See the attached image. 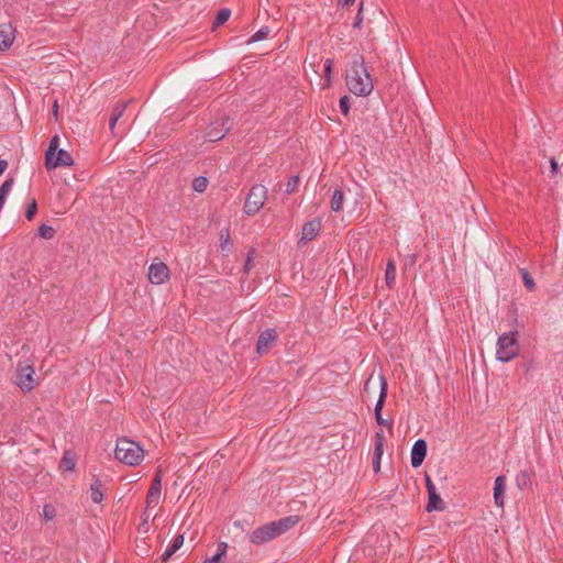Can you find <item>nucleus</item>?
Segmentation results:
<instances>
[{
	"mask_svg": "<svg viewBox=\"0 0 563 563\" xmlns=\"http://www.w3.org/2000/svg\"><path fill=\"white\" fill-rule=\"evenodd\" d=\"M345 79L347 89L355 96H368L373 90V81L365 67L363 56L353 60Z\"/></svg>",
	"mask_w": 563,
	"mask_h": 563,
	"instance_id": "1",
	"label": "nucleus"
},
{
	"mask_svg": "<svg viewBox=\"0 0 563 563\" xmlns=\"http://www.w3.org/2000/svg\"><path fill=\"white\" fill-rule=\"evenodd\" d=\"M114 456L125 465L136 466L144 459V450L137 442L122 437L117 440Z\"/></svg>",
	"mask_w": 563,
	"mask_h": 563,
	"instance_id": "2",
	"label": "nucleus"
},
{
	"mask_svg": "<svg viewBox=\"0 0 563 563\" xmlns=\"http://www.w3.org/2000/svg\"><path fill=\"white\" fill-rule=\"evenodd\" d=\"M517 331L504 333L497 341V360L500 362H509L517 356L519 346L517 341Z\"/></svg>",
	"mask_w": 563,
	"mask_h": 563,
	"instance_id": "3",
	"label": "nucleus"
},
{
	"mask_svg": "<svg viewBox=\"0 0 563 563\" xmlns=\"http://www.w3.org/2000/svg\"><path fill=\"white\" fill-rule=\"evenodd\" d=\"M267 199V188L264 185H254L246 197L243 210L247 216L256 214Z\"/></svg>",
	"mask_w": 563,
	"mask_h": 563,
	"instance_id": "4",
	"label": "nucleus"
},
{
	"mask_svg": "<svg viewBox=\"0 0 563 563\" xmlns=\"http://www.w3.org/2000/svg\"><path fill=\"white\" fill-rule=\"evenodd\" d=\"M34 376L35 372L31 365L19 363L14 383L23 393H29L37 385Z\"/></svg>",
	"mask_w": 563,
	"mask_h": 563,
	"instance_id": "5",
	"label": "nucleus"
},
{
	"mask_svg": "<svg viewBox=\"0 0 563 563\" xmlns=\"http://www.w3.org/2000/svg\"><path fill=\"white\" fill-rule=\"evenodd\" d=\"M232 129V121L230 118L217 120L210 124L205 133V137L209 142H217L222 140Z\"/></svg>",
	"mask_w": 563,
	"mask_h": 563,
	"instance_id": "6",
	"label": "nucleus"
},
{
	"mask_svg": "<svg viewBox=\"0 0 563 563\" xmlns=\"http://www.w3.org/2000/svg\"><path fill=\"white\" fill-rule=\"evenodd\" d=\"M278 341V333L275 329L269 328L262 331L256 343V353L258 355L267 354Z\"/></svg>",
	"mask_w": 563,
	"mask_h": 563,
	"instance_id": "7",
	"label": "nucleus"
},
{
	"mask_svg": "<svg viewBox=\"0 0 563 563\" xmlns=\"http://www.w3.org/2000/svg\"><path fill=\"white\" fill-rule=\"evenodd\" d=\"M74 165V159L69 152L60 148L55 155L45 157V168L47 170L55 169L57 167H69Z\"/></svg>",
	"mask_w": 563,
	"mask_h": 563,
	"instance_id": "8",
	"label": "nucleus"
},
{
	"mask_svg": "<svg viewBox=\"0 0 563 563\" xmlns=\"http://www.w3.org/2000/svg\"><path fill=\"white\" fill-rule=\"evenodd\" d=\"M275 538H277L275 526L273 522H268L258 527L250 534V542L253 544H263Z\"/></svg>",
	"mask_w": 563,
	"mask_h": 563,
	"instance_id": "9",
	"label": "nucleus"
},
{
	"mask_svg": "<svg viewBox=\"0 0 563 563\" xmlns=\"http://www.w3.org/2000/svg\"><path fill=\"white\" fill-rule=\"evenodd\" d=\"M388 394V384L387 382L382 380V394L378 396V399L376 401L375 408H374V415L375 420L377 424L388 428L389 430L393 429V420H386L383 418L382 410L385 406V401Z\"/></svg>",
	"mask_w": 563,
	"mask_h": 563,
	"instance_id": "10",
	"label": "nucleus"
},
{
	"mask_svg": "<svg viewBox=\"0 0 563 563\" xmlns=\"http://www.w3.org/2000/svg\"><path fill=\"white\" fill-rule=\"evenodd\" d=\"M148 279L152 284L161 285L169 279L168 266L161 263H153L148 268Z\"/></svg>",
	"mask_w": 563,
	"mask_h": 563,
	"instance_id": "11",
	"label": "nucleus"
},
{
	"mask_svg": "<svg viewBox=\"0 0 563 563\" xmlns=\"http://www.w3.org/2000/svg\"><path fill=\"white\" fill-rule=\"evenodd\" d=\"M162 489V470L158 468L155 476L152 479L151 487L147 492L146 496V505L147 507H155L159 503Z\"/></svg>",
	"mask_w": 563,
	"mask_h": 563,
	"instance_id": "12",
	"label": "nucleus"
},
{
	"mask_svg": "<svg viewBox=\"0 0 563 563\" xmlns=\"http://www.w3.org/2000/svg\"><path fill=\"white\" fill-rule=\"evenodd\" d=\"M321 229V220L319 218H314L308 222H306L302 227L301 236L298 241V244L305 245L306 243L312 241L318 235Z\"/></svg>",
	"mask_w": 563,
	"mask_h": 563,
	"instance_id": "13",
	"label": "nucleus"
},
{
	"mask_svg": "<svg viewBox=\"0 0 563 563\" xmlns=\"http://www.w3.org/2000/svg\"><path fill=\"white\" fill-rule=\"evenodd\" d=\"M427 451H428V444L426 442V440L423 439H418L413 445H412V449H411V466L417 468L419 467L426 456H427Z\"/></svg>",
	"mask_w": 563,
	"mask_h": 563,
	"instance_id": "14",
	"label": "nucleus"
},
{
	"mask_svg": "<svg viewBox=\"0 0 563 563\" xmlns=\"http://www.w3.org/2000/svg\"><path fill=\"white\" fill-rule=\"evenodd\" d=\"M385 445V437L383 430H378L375 432V444H374V455H373V470L377 473L380 470V460L384 453Z\"/></svg>",
	"mask_w": 563,
	"mask_h": 563,
	"instance_id": "15",
	"label": "nucleus"
},
{
	"mask_svg": "<svg viewBox=\"0 0 563 563\" xmlns=\"http://www.w3.org/2000/svg\"><path fill=\"white\" fill-rule=\"evenodd\" d=\"M300 521V517L297 515L288 516L276 521H272L275 526L277 537L289 531Z\"/></svg>",
	"mask_w": 563,
	"mask_h": 563,
	"instance_id": "16",
	"label": "nucleus"
},
{
	"mask_svg": "<svg viewBox=\"0 0 563 563\" xmlns=\"http://www.w3.org/2000/svg\"><path fill=\"white\" fill-rule=\"evenodd\" d=\"M15 29L9 24L0 25V51H7L11 47L14 41Z\"/></svg>",
	"mask_w": 563,
	"mask_h": 563,
	"instance_id": "17",
	"label": "nucleus"
},
{
	"mask_svg": "<svg viewBox=\"0 0 563 563\" xmlns=\"http://www.w3.org/2000/svg\"><path fill=\"white\" fill-rule=\"evenodd\" d=\"M505 489H506V477L497 476L494 485V499L495 504L498 507H504L505 500Z\"/></svg>",
	"mask_w": 563,
	"mask_h": 563,
	"instance_id": "18",
	"label": "nucleus"
},
{
	"mask_svg": "<svg viewBox=\"0 0 563 563\" xmlns=\"http://www.w3.org/2000/svg\"><path fill=\"white\" fill-rule=\"evenodd\" d=\"M382 380L387 382L386 378L378 374L377 376H374V374H371L369 377L364 383V393L367 395L374 394L377 388L379 389V395L382 394Z\"/></svg>",
	"mask_w": 563,
	"mask_h": 563,
	"instance_id": "19",
	"label": "nucleus"
},
{
	"mask_svg": "<svg viewBox=\"0 0 563 563\" xmlns=\"http://www.w3.org/2000/svg\"><path fill=\"white\" fill-rule=\"evenodd\" d=\"M184 534H178L174 538L173 542L161 556L163 563L167 562L173 556V554L176 553L181 548V545L184 544Z\"/></svg>",
	"mask_w": 563,
	"mask_h": 563,
	"instance_id": "20",
	"label": "nucleus"
},
{
	"mask_svg": "<svg viewBox=\"0 0 563 563\" xmlns=\"http://www.w3.org/2000/svg\"><path fill=\"white\" fill-rule=\"evenodd\" d=\"M131 102V100L126 102H118L112 109L111 117L109 120V126L110 130L113 132L114 126L119 119L123 115L124 111L126 110L128 104Z\"/></svg>",
	"mask_w": 563,
	"mask_h": 563,
	"instance_id": "21",
	"label": "nucleus"
},
{
	"mask_svg": "<svg viewBox=\"0 0 563 563\" xmlns=\"http://www.w3.org/2000/svg\"><path fill=\"white\" fill-rule=\"evenodd\" d=\"M103 484L99 477L93 476V482L90 485L91 499L93 503H101L103 500Z\"/></svg>",
	"mask_w": 563,
	"mask_h": 563,
	"instance_id": "22",
	"label": "nucleus"
},
{
	"mask_svg": "<svg viewBox=\"0 0 563 563\" xmlns=\"http://www.w3.org/2000/svg\"><path fill=\"white\" fill-rule=\"evenodd\" d=\"M428 497H429V500H428V504L426 507L427 511L431 512L433 510H439V511L444 510V508H445L444 501L442 500V498L438 492L432 493Z\"/></svg>",
	"mask_w": 563,
	"mask_h": 563,
	"instance_id": "23",
	"label": "nucleus"
},
{
	"mask_svg": "<svg viewBox=\"0 0 563 563\" xmlns=\"http://www.w3.org/2000/svg\"><path fill=\"white\" fill-rule=\"evenodd\" d=\"M385 280L388 288H393L396 280V266L394 261L389 260L386 265Z\"/></svg>",
	"mask_w": 563,
	"mask_h": 563,
	"instance_id": "24",
	"label": "nucleus"
},
{
	"mask_svg": "<svg viewBox=\"0 0 563 563\" xmlns=\"http://www.w3.org/2000/svg\"><path fill=\"white\" fill-rule=\"evenodd\" d=\"M343 202H344V194L341 189H335L333 191V196H332V199H331V210L334 211V212H339L340 210H342V207H343Z\"/></svg>",
	"mask_w": 563,
	"mask_h": 563,
	"instance_id": "25",
	"label": "nucleus"
},
{
	"mask_svg": "<svg viewBox=\"0 0 563 563\" xmlns=\"http://www.w3.org/2000/svg\"><path fill=\"white\" fill-rule=\"evenodd\" d=\"M75 465V456L70 452L66 451L59 462V468L63 471H74Z\"/></svg>",
	"mask_w": 563,
	"mask_h": 563,
	"instance_id": "26",
	"label": "nucleus"
},
{
	"mask_svg": "<svg viewBox=\"0 0 563 563\" xmlns=\"http://www.w3.org/2000/svg\"><path fill=\"white\" fill-rule=\"evenodd\" d=\"M516 484L520 489L531 485V474L528 471H521L516 477Z\"/></svg>",
	"mask_w": 563,
	"mask_h": 563,
	"instance_id": "27",
	"label": "nucleus"
},
{
	"mask_svg": "<svg viewBox=\"0 0 563 563\" xmlns=\"http://www.w3.org/2000/svg\"><path fill=\"white\" fill-rule=\"evenodd\" d=\"M230 15L231 11L229 9L223 8L219 10L213 21V27H219L224 24L230 19Z\"/></svg>",
	"mask_w": 563,
	"mask_h": 563,
	"instance_id": "28",
	"label": "nucleus"
},
{
	"mask_svg": "<svg viewBox=\"0 0 563 563\" xmlns=\"http://www.w3.org/2000/svg\"><path fill=\"white\" fill-rule=\"evenodd\" d=\"M220 238V249L222 252H230L229 245H231L230 242V231L229 229H222L219 234Z\"/></svg>",
	"mask_w": 563,
	"mask_h": 563,
	"instance_id": "29",
	"label": "nucleus"
},
{
	"mask_svg": "<svg viewBox=\"0 0 563 563\" xmlns=\"http://www.w3.org/2000/svg\"><path fill=\"white\" fill-rule=\"evenodd\" d=\"M519 272L521 274L522 283H523L525 287L529 291L534 290L536 289V283L533 280L531 274L526 268H520Z\"/></svg>",
	"mask_w": 563,
	"mask_h": 563,
	"instance_id": "30",
	"label": "nucleus"
},
{
	"mask_svg": "<svg viewBox=\"0 0 563 563\" xmlns=\"http://www.w3.org/2000/svg\"><path fill=\"white\" fill-rule=\"evenodd\" d=\"M323 67H324V69H323L324 84L322 87L325 88L331 85V74H332V68H333V60L331 58L325 59Z\"/></svg>",
	"mask_w": 563,
	"mask_h": 563,
	"instance_id": "31",
	"label": "nucleus"
},
{
	"mask_svg": "<svg viewBox=\"0 0 563 563\" xmlns=\"http://www.w3.org/2000/svg\"><path fill=\"white\" fill-rule=\"evenodd\" d=\"M37 233L42 239L51 240L55 236L56 231L52 225L43 223L38 227Z\"/></svg>",
	"mask_w": 563,
	"mask_h": 563,
	"instance_id": "32",
	"label": "nucleus"
},
{
	"mask_svg": "<svg viewBox=\"0 0 563 563\" xmlns=\"http://www.w3.org/2000/svg\"><path fill=\"white\" fill-rule=\"evenodd\" d=\"M269 34V27L268 26H262L257 32H255L250 40L247 41V44H252L255 42H260L265 40Z\"/></svg>",
	"mask_w": 563,
	"mask_h": 563,
	"instance_id": "33",
	"label": "nucleus"
},
{
	"mask_svg": "<svg viewBox=\"0 0 563 563\" xmlns=\"http://www.w3.org/2000/svg\"><path fill=\"white\" fill-rule=\"evenodd\" d=\"M209 180L205 176H198L192 181V188L197 192H203L208 187Z\"/></svg>",
	"mask_w": 563,
	"mask_h": 563,
	"instance_id": "34",
	"label": "nucleus"
},
{
	"mask_svg": "<svg viewBox=\"0 0 563 563\" xmlns=\"http://www.w3.org/2000/svg\"><path fill=\"white\" fill-rule=\"evenodd\" d=\"M58 146H59V137L56 134L49 141L48 147L45 152V157L55 155V153L59 150Z\"/></svg>",
	"mask_w": 563,
	"mask_h": 563,
	"instance_id": "35",
	"label": "nucleus"
},
{
	"mask_svg": "<svg viewBox=\"0 0 563 563\" xmlns=\"http://www.w3.org/2000/svg\"><path fill=\"white\" fill-rule=\"evenodd\" d=\"M299 181H300L299 176H297V175L291 176L289 178V180L287 181L285 192L290 195V194H294L295 191H297Z\"/></svg>",
	"mask_w": 563,
	"mask_h": 563,
	"instance_id": "36",
	"label": "nucleus"
},
{
	"mask_svg": "<svg viewBox=\"0 0 563 563\" xmlns=\"http://www.w3.org/2000/svg\"><path fill=\"white\" fill-rule=\"evenodd\" d=\"M339 106H340V110H341L342 114H344L345 117L349 115L350 109H351L350 97L349 96L341 97L340 101H339Z\"/></svg>",
	"mask_w": 563,
	"mask_h": 563,
	"instance_id": "37",
	"label": "nucleus"
},
{
	"mask_svg": "<svg viewBox=\"0 0 563 563\" xmlns=\"http://www.w3.org/2000/svg\"><path fill=\"white\" fill-rule=\"evenodd\" d=\"M36 212H37V203H36V200H35V199H33V200L29 203V206H27V208H26V211H25V218H26L29 221H31V220H33V219H34V217H35Z\"/></svg>",
	"mask_w": 563,
	"mask_h": 563,
	"instance_id": "38",
	"label": "nucleus"
},
{
	"mask_svg": "<svg viewBox=\"0 0 563 563\" xmlns=\"http://www.w3.org/2000/svg\"><path fill=\"white\" fill-rule=\"evenodd\" d=\"M43 516H44L45 521L52 520L56 516L55 508L52 505L46 504L43 507Z\"/></svg>",
	"mask_w": 563,
	"mask_h": 563,
	"instance_id": "39",
	"label": "nucleus"
},
{
	"mask_svg": "<svg viewBox=\"0 0 563 563\" xmlns=\"http://www.w3.org/2000/svg\"><path fill=\"white\" fill-rule=\"evenodd\" d=\"M363 8H364V3L363 1H361L360 3V7H358V11L356 13V16L354 19V23H353V27L355 29H361L362 27V24H363Z\"/></svg>",
	"mask_w": 563,
	"mask_h": 563,
	"instance_id": "40",
	"label": "nucleus"
},
{
	"mask_svg": "<svg viewBox=\"0 0 563 563\" xmlns=\"http://www.w3.org/2000/svg\"><path fill=\"white\" fill-rule=\"evenodd\" d=\"M228 550H229L228 543L227 542H220V543H218L217 553L216 554H220L221 558L225 559Z\"/></svg>",
	"mask_w": 563,
	"mask_h": 563,
	"instance_id": "41",
	"label": "nucleus"
},
{
	"mask_svg": "<svg viewBox=\"0 0 563 563\" xmlns=\"http://www.w3.org/2000/svg\"><path fill=\"white\" fill-rule=\"evenodd\" d=\"M232 559L235 560V563H247V556L246 555H238L236 549L232 548Z\"/></svg>",
	"mask_w": 563,
	"mask_h": 563,
	"instance_id": "42",
	"label": "nucleus"
},
{
	"mask_svg": "<svg viewBox=\"0 0 563 563\" xmlns=\"http://www.w3.org/2000/svg\"><path fill=\"white\" fill-rule=\"evenodd\" d=\"M551 175L555 176L559 173V163L554 157L550 158Z\"/></svg>",
	"mask_w": 563,
	"mask_h": 563,
	"instance_id": "43",
	"label": "nucleus"
},
{
	"mask_svg": "<svg viewBox=\"0 0 563 563\" xmlns=\"http://www.w3.org/2000/svg\"><path fill=\"white\" fill-rule=\"evenodd\" d=\"M223 558L220 554H214L211 558L206 559L202 563H223Z\"/></svg>",
	"mask_w": 563,
	"mask_h": 563,
	"instance_id": "44",
	"label": "nucleus"
},
{
	"mask_svg": "<svg viewBox=\"0 0 563 563\" xmlns=\"http://www.w3.org/2000/svg\"><path fill=\"white\" fill-rule=\"evenodd\" d=\"M417 262V255L416 254H409L405 258V265L406 266H413Z\"/></svg>",
	"mask_w": 563,
	"mask_h": 563,
	"instance_id": "45",
	"label": "nucleus"
},
{
	"mask_svg": "<svg viewBox=\"0 0 563 563\" xmlns=\"http://www.w3.org/2000/svg\"><path fill=\"white\" fill-rule=\"evenodd\" d=\"M252 253H253V251H251L247 254V258H246L245 266H244L245 272H247L251 268V265H252V262H253Z\"/></svg>",
	"mask_w": 563,
	"mask_h": 563,
	"instance_id": "46",
	"label": "nucleus"
},
{
	"mask_svg": "<svg viewBox=\"0 0 563 563\" xmlns=\"http://www.w3.org/2000/svg\"><path fill=\"white\" fill-rule=\"evenodd\" d=\"M8 165L9 164L5 159H0V176L5 172Z\"/></svg>",
	"mask_w": 563,
	"mask_h": 563,
	"instance_id": "47",
	"label": "nucleus"
},
{
	"mask_svg": "<svg viewBox=\"0 0 563 563\" xmlns=\"http://www.w3.org/2000/svg\"><path fill=\"white\" fill-rule=\"evenodd\" d=\"M354 2L355 0H339V4L342 7H351Z\"/></svg>",
	"mask_w": 563,
	"mask_h": 563,
	"instance_id": "48",
	"label": "nucleus"
},
{
	"mask_svg": "<svg viewBox=\"0 0 563 563\" xmlns=\"http://www.w3.org/2000/svg\"><path fill=\"white\" fill-rule=\"evenodd\" d=\"M432 486H434V484H433V482L431 481V478L427 475V476H426V487H427V488H430V487H432Z\"/></svg>",
	"mask_w": 563,
	"mask_h": 563,
	"instance_id": "49",
	"label": "nucleus"
},
{
	"mask_svg": "<svg viewBox=\"0 0 563 563\" xmlns=\"http://www.w3.org/2000/svg\"><path fill=\"white\" fill-rule=\"evenodd\" d=\"M427 492H428V496L431 495L432 493H435L437 492L435 485L430 488H427Z\"/></svg>",
	"mask_w": 563,
	"mask_h": 563,
	"instance_id": "50",
	"label": "nucleus"
},
{
	"mask_svg": "<svg viewBox=\"0 0 563 563\" xmlns=\"http://www.w3.org/2000/svg\"><path fill=\"white\" fill-rule=\"evenodd\" d=\"M57 109H58V106H57V102L55 101L54 109H53V112L55 115H57Z\"/></svg>",
	"mask_w": 563,
	"mask_h": 563,
	"instance_id": "51",
	"label": "nucleus"
}]
</instances>
